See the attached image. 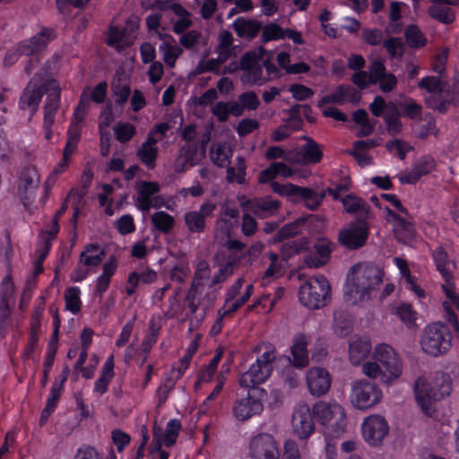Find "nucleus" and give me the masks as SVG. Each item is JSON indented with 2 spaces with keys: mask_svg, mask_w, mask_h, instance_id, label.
I'll list each match as a JSON object with an SVG mask.
<instances>
[{
  "mask_svg": "<svg viewBox=\"0 0 459 459\" xmlns=\"http://www.w3.org/2000/svg\"><path fill=\"white\" fill-rule=\"evenodd\" d=\"M348 359L352 366H359L365 377L378 379L385 385L395 384L403 376V363L397 351L385 342L372 346L366 336L350 339Z\"/></svg>",
  "mask_w": 459,
  "mask_h": 459,
  "instance_id": "obj_1",
  "label": "nucleus"
},
{
  "mask_svg": "<svg viewBox=\"0 0 459 459\" xmlns=\"http://www.w3.org/2000/svg\"><path fill=\"white\" fill-rule=\"evenodd\" d=\"M236 262V256L230 257L212 278L210 277L208 264L204 261L198 263L194 281L186 298L192 312H195L198 307L207 309L212 306L217 298L213 286L232 273Z\"/></svg>",
  "mask_w": 459,
  "mask_h": 459,
  "instance_id": "obj_3",
  "label": "nucleus"
},
{
  "mask_svg": "<svg viewBox=\"0 0 459 459\" xmlns=\"http://www.w3.org/2000/svg\"><path fill=\"white\" fill-rule=\"evenodd\" d=\"M107 89L108 84L105 82H100L95 87L84 88L81 95L80 102L74 110V120L71 124H76L82 130V123L89 108L90 100L96 103L104 101L107 96Z\"/></svg>",
  "mask_w": 459,
  "mask_h": 459,
  "instance_id": "obj_20",
  "label": "nucleus"
},
{
  "mask_svg": "<svg viewBox=\"0 0 459 459\" xmlns=\"http://www.w3.org/2000/svg\"><path fill=\"white\" fill-rule=\"evenodd\" d=\"M114 134L117 141L128 142L135 134V126L128 122H118L114 126Z\"/></svg>",
  "mask_w": 459,
  "mask_h": 459,
  "instance_id": "obj_58",
  "label": "nucleus"
},
{
  "mask_svg": "<svg viewBox=\"0 0 459 459\" xmlns=\"http://www.w3.org/2000/svg\"><path fill=\"white\" fill-rule=\"evenodd\" d=\"M419 87L424 89L428 93L425 96L427 105L438 111H444L446 102V92L444 82L435 76L422 79Z\"/></svg>",
  "mask_w": 459,
  "mask_h": 459,
  "instance_id": "obj_21",
  "label": "nucleus"
},
{
  "mask_svg": "<svg viewBox=\"0 0 459 459\" xmlns=\"http://www.w3.org/2000/svg\"><path fill=\"white\" fill-rule=\"evenodd\" d=\"M279 208L277 200L266 197L264 199H255L249 201L245 204L247 212L254 213L258 217H267L273 214Z\"/></svg>",
  "mask_w": 459,
  "mask_h": 459,
  "instance_id": "obj_41",
  "label": "nucleus"
},
{
  "mask_svg": "<svg viewBox=\"0 0 459 459\" xmlns=\"http://www.w3.org/2000/svg\"><path fill=\"white\" fill-rule=\"evenodd\" d=\"M105 255L103 248L96 244H90L81 253L78 267L71 273L74 281H83L98 266Z\"/></svg>",
  "mask_w": 459,
  "mask_h": 459,
  "instance_id": "obj_17",
  "label": "nucleus"
},
{
  "mask_svg": "<svg viewBox=\"0 0 459 459\" xmlns=\"http://www.w3.org/2000/svg\"><path fill=\"white\" fill-rule=\"evenodd\" d=\"M420 345L424 352L437 356L446 352L451 346V336L446 326L432 324L424 329Z\"/></svg>",
  "mask_w": 459,
  "mask_h": 459,
  "instance_id": "obj_12",
  "label": "nucleus"
},
{
  "mask_svg": "<svg viewBox=\"0 0 459 459\" xmlns=\"http://www.w3.org/2000/svg\"><path fill=\"white\" fill-rule=\"evenodd\" d=\"M251 459H279V450L273 437L268 434H259L249 443Z\"/></svg>",
  "mask_w": 459,
  "mask_h": 459,
  "instance_id": "obj_24",
  "label": "nucleus"
},
{
  "mask_svg": "<svg viewBox=\"0 0 459 459\" xmlns=\"http://www.w3.org/2000/svg\"><path fill=\"white\" fill-rule=\"evenodd\" d=\"M433 259L437 271L440 273L444 280L442 290L446 295V299L443 302V307L447 314V320L453 324L455 330H458V321L454 313V308L459 311V296L455 290V264L453 261L449 260L447 254L442 247H437L434 251Z\"/></svg>",
  "mask_w": 459,
  "mask_h": 459,
  "instance_id": "obj_4",
  "label": "nucleus"
},
{
  "mask_svg": "<svg viewBox=\"0 0 459 459\" xmlns=\"http://www.w3.org/2000/svg\"><path fill=\"white\" fill-rule=\"evenodd\" d=\"M169 126L167 124H160L150 132L148 138L145 143L142 145L138 151V156L141 160L147 165L152 167L157 157L158 149L156 143L159 141L158 134H163L168 130Z\"/></svg>",
  "mask_w": 459,
  "mask_h": 459,
  "instance_id": "obj_29",
  "label": "nucleus"
},
{
  "mask_svg": "<svg viewBox=\"0 0 459 459\" xmlns=\"http://www.w3.org/2000/svg\"><path fill=\"white\" fill-rule=\"evenodd\" d=\"M414 394L421 411L432 416L436 411L435 403L449 394V386L421 377L415 382Z\"/></svg>",
  "mask_w": 459,
  "mask_h": 459,
  "instance_id": "obj_9",
  "label": "nucleus"
},
{
  "mask_svg": "<svg viewBox=\"0 0 459 459\" xmlns=\"http://www.w3.org/2000/svg\"><path fill=\"white\" fill-rule=\"evenodd\" d=\"M215 209L212 203H204L199 211H191L185 215V223L187 229L194 233H199L204 230L205 219L211 216Z\"/></svg>",
  "mask_w": 459,
  "mask_h": 459,
  "instance_id": "obj_33",
  "label": "nucleus"
},
{
  "mask_svg": "<svg viewBox=\"0 0 459 459\" xmlns=\"http://www.w3.org/2000/svg\"><path fill=\"white\" fill-rule=\"evenodd\" d=\"M372 380L359 378L351 381L349 401L354 409L365 411L377 406L383 401L384 394L381 387Z\"/></svg>",
  "mask_w": 459,
  "mask_h": 459,
  "instance_id": "obj_7",
  "label": "nucleus"
},
{
  "mask_svg": "<svg viewBox=\"0 0 459 459\" xmlns=\"http://www.w3.org/2000/svg\"><path fill=\"white\" fill-rule=\"evenodd\" d=\"M181 429V423L176 419H172L168 421L163 435H160L156 426L153 427V434L157 433L158 437L161 440V446L164 445L168 447L173 446L179 435Z\"/></svg>",
  "mask_w": 459,
  "mask_h": 459,
  "instance_id": "obj_48",
  "label": "nucleus"
},
{
  "mask_svg": "<svg viewBox=\"0 0 459 459\" xmlns=\"http://www.w3.org/2000/svg\"><path fill=\"white\" fill-rule=\"evenodd\" d=\"M371 202L380 209H385L386 212V208L391 210V207L396 209L398 212L407 214L406 209L403 206L400 200L396 195L393 194H382L379 197L373 195L371 197Z\"/></svg>",
  "mask_w": 459,
  "mask_h": 459,
  "instance_id": "obj_51",
  "label": "nucleus"
},
{
  "mask_svg": "<svg viewBox=\"0 0 459 459\" xmlns=\"http://www.w3.org/2000/svg\"><path fill=\"white\" fill-rule=\"evenodd\" d=\"M47 100L44 106L43 126H52L60 103V88L56 81H50L48 85Z\"/></svg>",
  "mask_w": 459,
  "mask_h": 459,
  "instance_id": "obj_31",
  "label": "nucleus"
},
{
  "mask_svg": "<svg viewBox=\"0 0 459 459\" xmlns=\"http://www.w3.org/2000/svg\"><path fill=\"white\" fill-rule=\"evenodd\" d=\"M151 220L154 227L163 233L169 232L175 224L174 217L165 212H154Z\"/></svg>",
  "mask_w": 459,
  "mask_h": 459,
  "instance_id": "obj_52",
  "label": "nucleus"
},
{
  "mask_svg": "<svg viewBox=\"0 0 459 459\" xmlns=\"http://www.w3.org/2000/svg\"><path fill=\"white\" fill-rule=\"evenodd\" d=\"M368 237V228L363 221L350 224L339 234L341 243L349 248H358L364 245Z\"/></svg>",
  "mask_w": 459,
  "mask_h": 459,
  "instance_id": "obj_28",
  "label": "nucleus"
},
{
  "mask_svg": "<svg viewBox=\"0 0 459 459\" xmlns=\"http://www.w3.org/2000/svg\"><path fill=\"white\" fill-rule=\"evenodd\" d=\"M387 210V220L393 223L394 230L397 239L407 243L414 238V226L399 215L394 214L389 208Z\"/></svg>",
  "mask_w": 459,
  "mask_h": 459,
  "instance_id": "obj_39",
  "label": "nucleus"
},
{
  "mask_svg": "<svg viewBox=\"0 0 459 459\" xmlns=\"http://www.w3.org/2000/svg\"><path fill=\"white\" fill-rule=\"evenodd\" d=\"M405 38L408 45L411 48H420L425 45L426 38L415 25H410L406 29Z\"/></svg>",
  "mask_w": 459,
  "mask_h": 459,
  "instance_id": "obj_61",
  "label": "nucleus"
},
{
  "mask_svg": "<svg viewBox=\"0 0 459 459\" xmlns=\"http://www.w3.org/2000/svg\"><path fill=\"white\" fill-rule=\"evenodd\" d=\"M267 397L264 388L247 389L246 397L238 399L233 405V415L238 421H247L260 415L264 411V401Z\"/></svg>",
  "mask_w": 459,
  "mask_h": 459,
  "instance_id": "obj_11",
  "label": "nucleus"
},
{
  "mask_svg": "<svg viewBox=\"0 0 459 459\" xmlns=\"http://www.w3.org/2000/svg\"><path fill=\"white\" fill-rule=\"evenodd\" d=\"M385 120L390 134H395L401 132L402 123L400 114L395 105L388 107V111L385 115Z\"/></svg>",
  "mask_w": 459,
  "mask_h": 459,
  "instance_id": "obj_55",
  "label": "nucleus"
},
{
  "mask_svg": "<svg viewBox=\"0 0 459 459\" xmlns=\"http://www.w3.org/2000/svg\"><path fill=\"white\" fill-rule=\"evenodd\" d=\"M308 391L313 396L325 394L331 387V377L329 372L320 367L310 368L306 375Z\"/></svg>",
  "mask_w": 459,
  "mask_h": 459,
  "instance_id": "obj_26",
  "label": "nucleus"
},
{
  "mask_svg": "<svg viewBox=\"0 0 459 459\" xmlns=\"http://www.w3.org/2000/svg\"><path fill=\"white\" fill-rule=\"evenodd\" d=\"M436 168V161L431 156H422L413 164L411 169L399 177L401 183L413 184L421 177L428 175Z\"/></svg>",
  "mask_w": 459,
  "mask_h": 459,
  "instance_id": "obj_32",
  "label": "nucleus"
},
{
  "mask_svg": "<svg viewBox=\"0 0 459 459\" xmlns=\"http://www.w3.org/2000/svg\"><path fill=\"white\" fill-rule=\"evenodd\" d=\"M81 137V129L76 124H70L67 131V140L62 152V159L54 166L51 173L44 181V191L48 194L56 184L57 178L69 167L72 156L75 153Z\"/></svg>",
  "mask_w": 459,
  "mask_h": 459,
  "instance_id": "obj_10",
  "label": "nucleus"
},
{
  "mask_svg": "<svg viewBox=\"0 0 459 459\" xmlns=\"http://www.w3.org/2000/svg\"><path fill=\"white\" fill-rule=\"evenodd\" d=\"M432 5L429 8V14L444 23L452 22L454 13L448 5H455L459 0H431Z\"/></svg>",
  "mask_w": 459,
  "mask_h": 459,
  "instance_id": "obj_42",
  "label": "nucleus"
},
{
  "mask_svg": "<svg viewBox=\"0 0 459 459\" xmlns=\"http://www.w3.org/2000/svg\"><path fill=\"white\" fill-rule=\"evenodd\" d=\"M362 143H355L352 151L349 152L360 167H367L372 164V157L368 151L362 148Z\"/></svg>",
  "mask_w": 459,
  "mask_h": 459,
  "instance_id": "obj_63",
  "label": "nucleus"
},
{
  "mask_svg": "<svg viewBox=\"0 0 459 459\" xmlns=\"http://www.w3.org/2000/svg\"><path fill=\"white\" fill-rule=\"evenodd\" d=\"M232 43V36L227 31L223 30L220 33L218 38L217 51L220 53L221 61H226L230 55V45Z\"/></svg>",
  "mask_w": 459,
  "mask_h": 459,
  "instance_id": "obj_62",
  "label": "nucleus"
},
{
  "mask_svg": "<svg viewBox=\"0 0 459 459\" xmlns=\"http://www.w3.org/2000/svg\"><path fill=\"white\" fill-rule=\"evenodd\" d=\"M40 182V176L36 168L23 169L17 181L16 195L25 207L35 199Z\"/></svg>",
  "mask_w": 459,
  "mask_h": 459,
  "instance_id": "obj_19",
  "label": "nucleus"
},
{
  "mask_svg": "<svg viewBox=\"0 0 459 459\" xmlns=\"http://www.w3.org/2000/svg\"><path fill=\"white\" fill-rule=\"evenodd\" d=\"M270 265L261 277V284L266 286L272 281L282 274V263L276 254H269Z\"/></svg>",
  "mask_w": 459,
  "mask_h": 459,
  "instance_id": "obj_50",
  "label": "nucleus"
},
{
  "mask_svg": "<svg viewBox=\"0 0 459 459\" xmlns=\"http://www.w3.org/2000/svg\"><path fill=\"white\" fill-rule=\"evenodd\" d=\"M273 189L280 195L287 197L290 202L299 203L304 197L307 187H299L292 184L279 185L274 183Z\"/></svg>",
  "mask_w": 459,
  "mask_h": 459,
  "instance_id": "obj_49",
  "label": "nucleus"
},
{
  "mask_svg": "<svg viewBox=\"0 0 459 459\" xmlns=\"http://www.w3.org/2000/svg\"><path fill=\"white\" fill-rule=\"evenodd\" d=\"M370 72L373 76V83H378L382 91L387 92L395 87L397 79L394 74L385 71L383 60L373 61Z\"/></svg>",
  "mask_w": 459,
  "mask_h": 459,
  "instance_id": "obj_37",
  "label": "nucleus"
},
{
  "mask_svg": "<svg viewBox=\"0 0 459 459\" xmlns=\"http://www.w3.org/2000/svg\"><path fill=\"white\" fill-rule=\"evenodd\" d=\"M383 272L368 263H358L347 273L343 296L351 305H362L370 300L383 281Z\"/></svg>",
  "mask_w": 459,
  "mask_h": 459,
  "instance_id": "obj_2",
  "label": "nucleus"
},
{
  "mask_svg": "<svg viewBox=\"0 0 459 459\" xmlns=\"http://www.w3.org/2000/svg\"><path fill=\"white\" fill-rule=\"evenodd\" d=\"M243 286V279H238L230 288L228 297L225 300V304L221 310L219 312V321L212 326V331L214 333H218L221 329L220 321L222 317L231 312L236 311L239 307H241L252 295L253 293V285L248 284L245 290V293L238 299H235L237 294L239 292Z\"/></svg>",
  "mask_w": 459,
  "mask_h": 459,
  "instance_id": "obj_22",
  "label": "nucleus"
},
{
  "mask_svg": "<svg viewBox=\"0 0 459 459\" xmlns=\"http://www.w3.org/2000/svg\"><path fill=\"white\" fill-rule=\"evenodd\" d=\"M331 299V286L324 276L307 279L299 288V299L308 309L324 307Z\"/></svg>",
  "mask_w": 459,
  "mask_h": 459,
  "instance_id": "obj_8",
  "label": "nucleus"
},
{
  "mask_svg": "<svg viewBox=\"0 0 459 459\" xmlns=\"http://www.w3.org/2000/svg\"><path fill=\"white\" fill-rule=\"evenodd\" d=\"M333 246V243L328 238H318L306 256V264L310 267L323 266L331 257Z\"/></svg>",
  "mask_w": 459,
  "mask_h": 459,
  "instance_id": "obj_30",
  "label": "nucleus"
},
{
  "mask_svg": "<svg viewBox=\"0 0 459 459\" xmlns=\"http://www.w3.org/2000/svg\"><path fill=\"white\" fill-rule=\"evenodd\" d=\"M352 329V323L351 319L342 315L334 316L333 332L335 336L339 338L346 337L351 333Z\"/></svg>",
  "mask_w": 459,
  "mask_h": 459,
  "instance_id": "obj_56",
  "label": "nucleus"
},
{
  "mask_svg": "<svg viewBox=\"0 0 459 459\" xmlns=\"http://www.w3.org/2000/svg\"><path fill=\"white\" fill-rule=\"evenodd\" d=\"M259 351H262L261 354L238 378V384L243 388H261L259 385L265 383L273 373L276 359L275 349L271 345H264Z\"/></svg>",
  "mask_w": 459,
  "mask_h": 459,
  "instance_id": "obj_6",
  "label": "nucleus"
},
{
  "mask_svg": "<svg viewBox=\"0 0 459 459\" xmlns=\"http://www.w3.org/2000/svg\"><path fill=\"white\" fill-rule=\"evenodd\" d=\"M171 13V22L173 23V30L177 34H180L192 25L190 13L180 4L173 3L167 8Z\"/></svg>",
  "mask_w": 459,
  "mask_h": 459,
  "instance_id": "obj_40",
  "label": "nucleus"
},
{
  "mask_svg": "<svg viewBox=\"0 0 459 459\" xmlns=\"http://www.w3.org/2000/svg\"><path fill=\"white\" fill-rule=\"evenodd\" d=\"M50 81L51 80L41 82L37 79H33L28 83L21 95L19 107L22 109H27L30 111V119L37 112L43 93H47L46 90L48 89V85Z\"/></svg>",
  "mask_w": 459,
  "mask_h": 459,
  "instance_id": "obj_23",
  "label": "nucleus"
},
{
  "mask_svg": "<svg viewBox=\"0 0 459 459\" xmlns=\"http://www.w3.org/2000/svg\"><path fill=\"white\" fill-rule=\"evenodd\" d=\"M313 409L306 402H299L293 408L290 429L292 435L300 441L310 438L316 432Z\"/></svg>",
  "mask_w": 459,
  "mask_h": 459,
  "instance_id": "obj_13",
  "label": "nucleus"
},
{
  "mask_svg": "<svg viewBox=\"0 0 459 459\" xmlns=\"http://www.w3.org/2000/svg\"><path fill=\"white\" fill-rule=\"evenodd\" d=\"M136 206L139 210L146 212L151 208H161L165 206L164 199L159 195L160 185L152 181H139L136 183Z\"/></svg>",
  "mask_w": 459,
  "mask_h": 459,
  "instance_id": "obj_18",
  "label": "nucleus"
},
{
  "mask_svg": "<svg viewBox=\"0 0 459 459\" xmlns=\"http://www.w3.org/2000/svg\"><path fill=\"white\" fill-rule=\"evenodd\" d=\"M322 159V151L319 145L312 139H307V143L299 148L295 157H285V160L293 163H317Z\"/></svg>",
  "mask_w": 459,
  "mask_h": 459,
  "instance_id": "obj_35",
  "label": "nucleus"
},
{
  "mask_svg": "<svg viewBox=\"0 0 459 459\" xmlns=\"http://www.w3.org/2000/svg\"><path fill=\"white\" fill-rule=\"evenodd\" d=\"M390 431L389 424L380 414H370L361 422V435L364 441L370 446H379Z\"/></svg>",
  "mask_w": 459,
  "mask_h": 459,
  "instance_id": "obj_16",
  "label": "nucleus"
},
{
  "mask_svg": "<svg viewBox=\"0 0 459 459\" xmlns=\"http://www.w3.org/2000/svg\"><path fill=\"white\" fill-rule=\"evenodd\" d=\"M313 414L325 437H342L347 430V414L338 402L319 401L313 405Z\"/></svg>",
  "mask_w": 459,
  "mask_h": 459,
  "instance_id": "obj_5",
  "label": "nucleus"
},
{
  "mask_svg": "<svg viewBox=\"0 0 459 459\" xmlns=\"http://www.w3.org/2000/svg\"><path fill=\"white\" fill-rule=\"evenodd\" d=\"M211 160L219 167H227L232 157V151L227 143H214L211 149Z\"/></svg>",
  "mask_w": 459,
  "mask_h": 459,
  "instance_id": "obj_47",
  "label": "nucleus"
},
{
  "mask_svg": "<svg viewBox=\"0 0 459 459\" xmlns=\"http://www.w3.org/2000/svg\"><path fill=\"white\" fill-rule=\"evenodd\" d=\"M238 214V212L235 207L226 204L215 229V238L220 244L228 246L230 255L234 251H240L243 247L241 243L230 239L231 232L237 226Z\"/></svg>",
  "mask_w": 459,
  "mask_h": 459,
  "instance_id": "obj_14",
  "label": "nucleus"
},
{
  "mask_svg": "<svg viewBox=\"0 0 459 459\" xmlns=\"http://www.w3.org/2000/svg\"><path fill=\"white\" fill-rule=\"evenodd\" d=\"M54 39V31L51 29H43L39 33L28 40L21 42L16 48L10 49L4 57V65H12L21 55L26 56L36 54Z\"/></svg>",
  "mask_w": 459,
  "mask_h": 459,
  "instance_id": "obj_15",
  "label": "nucleus"
},
{
  "mask_svg": "<svg viewBox=\"0 0 459 459\" xmlns=\"http://www.w3.org/2000/svg\"><path fill=\"white\" fill-rule=\"evenodd\" d=\"M114 114L111 106H107L100 115L99 117V129L100 133L101 142V153L107 155L108 153L109 147V132L108 126L114 120Z\"/></svg>",
  "mask_w": 459,
  "mask_h": 459,
  "instance_id": "obj_43",
  "label": "nucleus"
},
{
  "mask_svg": "<svg viewBox=\"0 0 459 459\" xmlns=\"http://www.w3.org/2000/svg\"><path fill=\"white\" fill-rule=\"evenodd\" d=\"M81 290L78 287H71L65 292V309L77 314L81 310Z\"/></svg>",
  "mask_w": 459,
  "mask_h": 459,
  "instance_id": "obj_53",
  "label": "nucleus"
},
{
  "mask_svg": "<svg viewBox=\"0 0 459 459\" xmlns=\"http://www.w3.org/2000/svg\"><path fill=\"white\" fill-rule=\"evenodd\" d=\"M234 28L239 37L249 39L255 37L259 30L255 22L243 18L235 21Z\"/></svg>",
  "mask_w": 459,
  "mask_h": 459,
  "instance_id": "obj_54",
  "label": "nucleus"
},
{
  "mask_svg": "<svg viewBox=\"0 0 459 459\" xmlns=\"http://www.w3.org/2000/svg\"><path fill=\"white\" fill-rule=\"evenodd\" d=\"M281 459H302L299 446L296 440L289 438L284 442Z\"/></svg>",
  "mask_w": 459,
  "mask_h": 459,
  "instance_id": "obj_64",
  "label": "nucleus"
},
{
  "mask_svg": "<svg viewBox=\"0 0 459 459\" xmlns=\"http://www.w3.org/2000/svg\"><path fill=\"white\" fill-rule=\"evenodd\" d=\"M393 263L399 270L404 288L411 291L419 299L425 298V290L419 284L417 278L411 274L408 263L398 256L393 258Z\"/></svg>",
  "mask_w": 459,
  "mask_h": 459,
  "instance_id": "obj_34",
  "label": "nucleus"
},
{
  "mask_svg": "<svg viewBox=\"0 0 459 459\" xmlns=\"http://www.w3.org/2000/svg\"><path fill=\"white\" fill-rule=\"evenodd\" d=\"M396 315L408 328L416 326L417 313L411 308V305H400L396 308Z\"/></svg>",
  "mask_w": 459,
  "mask_h": 459,
  "instance_id": "obj_57",
  "label": "nucleus"
},
{
  "mask_svg": "<svg viewBox=\"0 0 459 459\" xmlns=\"http://www.w3.org/2000/svg\"><path fill=\"white\" fill-rule=\"evenodd\" d=\"M353 120L359 126V136L368 135L372 132L374 125L369 121L366 111L359 109L354 112Z\"/></svg>",
  "mask_w": 459,
  "mask_h": 459,
  "instance_id": "obj_59",
  "label": "nucleus"
},
{
  "mask_svg": "<svg viewBox=\"0 0 459 459\" xmlns=\"http://www.w3.org/2000/svg\"><path fill=\"white\" fill-rule=\"evenodd\" d=\"M208 139L204 140L201 147L183 146L176 159L174 169L178 173H182L188 169L197 165L205 155V143Z\"/></svg>",
  "mask_w": 459,
  "mask_h": 459,
  "instance_id": "obj_27",
  "label": "nucleus"
},
{
  "mask_svg": "<svg viewBox=\"0 0 459 459\" xmlns=\"http://www.w3.org/2000/svg\"><path fill=\"white\" fill-rule=\"evenodd\" d=\"M354 90L351 87H345L342 85L337 87V89L333 93L323 97L318 101V107L323 108V106L329 103L342 104L347 100H354Z\"/></svg>",
  "mask_w": 459,
  "mask_h": 459,
  "instance_id": "obj_45",
  "label": "nucleus"
},
{
  "mask_svg": "<svg viewBox=\"0 0 459 459\" xmlns=\"http://www.w3.org/2000/svg\"><path fill=\"white\" fill-rule=\"evenodd\" d=\"M190 360L185 359L184 357L174 365L169 377H168L158 388L157 395L159 398V404L163 403L167 400V396L169 392L174 386L176 381L181 377V376L185 373V371L189 367Z\"/></svg>",
  "mask_w": 459,
  "mask_h": 459,
  "instance_id": "obj_36",
  "label": "nucleus"
},
{
  "mask_svg": "<svg viewBox=\"0 0 459 459\" xmlns=\"http://www.w3.org/2000/svg\"><path fill=\"white\" fill-rule=\"evenodd\" d=\"M307 337L303 333L294 336L290 348V362L295 368H304L308 364Z\"/></svg>",
  "mask_w": 459,
  "mask_h": 459,
  "instance_id": "obj_38",
  "label": "nucleus"
},
{
  "mask_svg": "<svg viewBox=\"0 0 459 459\" xmlns=\"http://www.w3.org/2000/svg\"><path fill=\"white\" fill-rule=\"evenodd\" d=\"M246 176V164L242 157L237 158V167H230L227 170V179L230 182L242 184Z\"/></svg>",
  "mask_w": 459,
  "mask_h": 459,
  "instance_id": "obj_60",
  "label": "nucleus"
},
{
  "mask_svg": "<svg viewBox=\"0 0 459 459\" xmlns=\"http://www.w3.org/2000/svg\"><path fill=\"white\" fill-rule=\"evenodd\" d=\"M136 30L137 22L134 21H130L125 29L112 25L109 28L107 43L117 51H121L134 44L136 39Z\"/></svg>",
  "mask_w": 459,
  "mask_h": 459,
  "instance_id": "obj_25",
  "label": "nucleus"
},
{
  "mask_svg": "<svg viewBox=\"0 0 459 459\" xmlns=\"http://www.w3.org/2000/svg\"><path fill=\"white\" fill-rule=\"evenodd\" d=\"M114 377V357L111 355L105 361L100 377L94 384V393L101 395L108 391V385Z\"/></svg>",
  "mask_w": 459,
  "mask_h": 459,
  "instance_id": "obj_44",
  "label": "nucleus"
},
{
  "mask_svg": "<svg viewBox=\"0 0 459 459\" xmlns=\"http://www.w3.org/2000/svg\"><path fill=\"white\" fill-rule=\"evenodd\" d=\"M162 59L169 67H174L177 59L182 54V48L174 43L172 38L165 39L159 47Z\"/></svg>",
  "mask_w": 459,
  "mask_h": 459,
  "instance_id": "obj_46",
  "label": "nucleus"
}]
</instances>
